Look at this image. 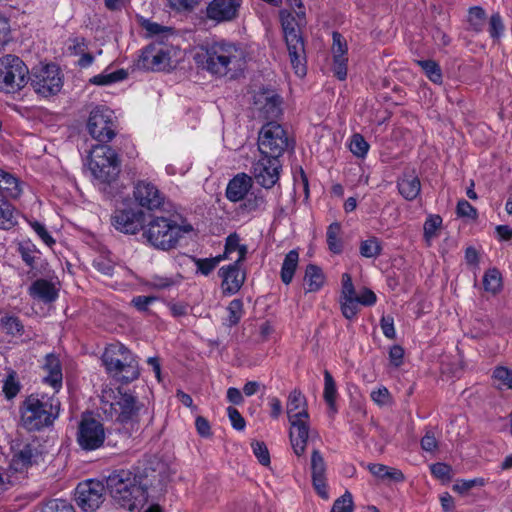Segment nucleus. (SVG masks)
<instances>
[{"label": "nucleus", "instance_id": "obj_47", "mask_svg": "<svg viewBox=\"0 0 512 512\" xmlns=\"http://www.w3.org/2000/svg\"><path fill=\"white\" fill-rule=\"evenodd\" d=\"M1 326L7 334L12 336L22 335L24 327L18 317L15 316H4L1 318Z\"/></svg>", "mask_w": 512, "mask_h": 512}, {"label": "nucleus", "instance_id": "obj_39", "mask_svg": "<svg viewBox=\"0 0 512 512\" xmlns=\"http://www.w3.org/2000/svg\"><path fill=\"white\" fill-rule=\"evenodd\" d=\"M382 250L381 241L375 236L361 241L359 246L360 255L365 258H377L382 254Z\"/></svg>", "mask_w": 512, "mask_h": 512}, {"label": "nucleus", "instance_id": "obj_7", "mask_svg": "<svg viewBox=\"0 0 512 512\" xmlns=\"http://www.w3.org/2000/svg\"><path fill=\"white\" fill-rule=\"evenodd\" d=\"M30 71L24 61L12 54L0 58V90L16 93L29 82Z\"/></svg>", "mask_w": 512, "mask_h": 512}, {"label": "nucleus", "instance_id": "obj_21", "mask_svg": "<svg viewBox=\"0 0 512 512\" xmlns=\"http://www.w3.org/2000/svg\"><path fill=\"white\" fill-rule=\"evenodd\" d=\"M241 263L233 262L219 269L218 274L222 278L221 287L224 294H236L243 286L246 273L241 269Z\"/></svg>", "mask_w": 512, "mask_h": 512}, {"label": "nucleus", "instance_id": "obj_51", "mask_svg": "<svg viewBox=\"0 0 512 512\" xmlns=\"http://www.w3.org/2000/svg\"><path fill=\"white\" fill-rule=\"evenodd\" d=\"M2 391L7 399H13L20 391L15 372L9 373L3 383Z\"/></svg>", "mask_w": 512, "mask_h": 512}, {"label": "nucleus", "instance_id": "obj_10", "mask_svg": "<svg viewBox=\"0 0 512 512\" xmlns=\"http://www.w3.org/2000/svg\"><path fill=\"white\" fill-rule=\"evenodd\" d=\"M29 81L33 90L45 97L57 94L63 86L60 69L55 64L32 68Z\"/></svg>", "mask_w": 512, "mask_h": 512}, {"label": "nucleus", "instance_id": "obj_63", "mask_svg": "<svg viewBox=\"0 0 512 512\" xmlns=\"http://www.w3.org/2000/svg\"><path fill=\"white\" fill-rule=\"evenodd\" d=\"M356 300L360 305L372 306L376 303L377 297L371 289L364 288L358 295L356 294Z\"/></svg>", "mask_w": 512, "mask_h": 512}, {"label": "nucleus", "instance_id": "obj_55", "mask_svg": "<svg viewBox=\"0 0 512 512\" xmlns=\"http://www.w3.org/2000/svg\"><path fill=\"white\" fill-rule=\"evenodd\" d=\"M333 58H346L347 43L344 37L339 32H333V45H332Z\"/></svg>", "mask_w": 512, "mask_h": 512}, {"label": "nucleus", "instance_id": "obj_22", "mask_svg": "<svg viewBox=\"0 0 512 512\" xmlns=\"http://www.w3.org/2000/svg\"><path fill=\"white\" fill-rule=\"evenodd\" d=\"M307 419H297L289 421L291 428L289 432L290 442L294 453L297 456L304 455L309 437V425Z\"/></svg>", "mask_w": 512, "mask_h": 512}, {"label": "nucleus", "instance_id": "obj_27", "mask_svg": "<svg viewBox=\"0 0 512 512\" xmlns=\"http://www.w3.org/2000/svg\"><path fill=\"white\" fill-rule=\"evenodd\" d=\"M254 103L260 105V113L266 119H275L281 113V99L277 95L258 94Z\"/></svg>", "mask_w": 512, "mask_h": 512}, {"label": "nucleus", "instance_id": "obj_45", "mask_svg": "<svg viewBox=\"0 0 512 512\" xmlns=\"http://www.w3.org/2000/svg\"><path fill=\"white\" fill-rule=\"evenodd\" d=\"M486 20V12L480 6H474L469 9V24L475 32L482 31Z\"/></svg>", "mask_w": 512, "mask_h": 512}, {"label": "nucleus", "instance_id": "obj_28", "mask_svg": "<svg viewBox=\"0 0 512 512\" xmlns=\"http://www.w3.org/2000/svg\"><path fill=\"white\" fill-rule=\"evenodd\" d=\"M22 193L20 181L13 174L0 169V197L16 199Z\"/></svg>", "mask_w": 512, "mask_h": 512}, {"label": "nucleus", "instance_id": "obj_25", "mask_svg": "<svg viewBox=\"0 0 512 512\" xmlns=\"http://www.w3.org/2000/svg\"><path fill=\"white\" fill-rule=\"evenodd\" d=\"M38 445L35 441L32 443H25L18 451L13 455L12 465L15 470H22L28 468L35 463L40 455Z\"/></svg>", "mask_w": 512, "mask_h": 512}, {"label": "nucleus", "instance_id": "obj_44", "mask_svg": "<svg viewBox=\"0 0 512 512\" xmlns=\"http://www.w3.org/2000/svg\"><path fill=\"white\" fill-rule=\"evenodd\" d=\"M442 225V218L439 215H430L424 223V239L427 245H431L432 239L437 236V230Z\"/></svg>", "mask_w": 512, "mask_h": 512}, {"label": "nucleus", "instance_id": "obj_49", "mask_svg": "<svg viewBox=\"0 0 512 512\" xmlns=\"http://www.w3.org/2000/svg\"><path fill=\"white\" fill-rule=\"evenodd\" d=\"M227 311H228V325L230 327L232 326H235L239 323L240 319L242 318L243 316V302L242 300L240 299H233L228 307H227Z\"/></svg>", "mask_w": 512, "mask_h": 512}, {"label": "nucleus", "instance_id": "obj_26", "mask_svg": "<svg viewBox=\"0 0 512 512\" xmlns=\"http://www.w3.org/2000/svg\"><path fill=\"white\" fill-rule=\"evenodd\" d=\"M307 402L305 396L299 390H293L287 401V415L289 421L297 419H308Z\"/></svg>", "mask_w": 512, "mask_h": 512}, {"label": "nucleus", "instance_id": "obj_53", "mask_svg": "<svg viewBox=\"0 0 512 512\" xmlns=\"http://www.w3.org/2000/svg\"><path fill=\"white\" fill-rule=\"evenodd\" d=\"M251 447L259 463L262 464L263 466H269L271 461L270 454L266 444L262 441H253L251 443Z\"/></svg>", "mask_w": 512, "mask_h": 512}, {"label": "nucleus", "instance_id": "obj_23", "mask_svg": "<svg viewBox=\"0 0 512 512\" xmlns=\"http://www.w3.org/2000/svg\"><path fill=\"white\" fill-rule=\"evenodd\" d=\"M252 187V178L247 174H238L229 181L226 188V197L232 202L243 200Z\"/></svg>", "mask_w": 512, "mask_h": 512}, {"label": "nucleus", "instance_id": "obj_31", "mask_svg": "<svg viewBox=\"0 0 512 512\" xmlns=\"http://www.w3.org/2000/svg\"><path fill=\"white\" fill-rule=\"evenodd\" d=\"M325 282L322 269L315 264H308L305 269L304 284L307 293L319 291Z\"/></svg>", "mask_w": 512, "mask_h": 512}, {"label": "nucleus", "instance_id": "obj_62", "mask_svg": "<svg viewBox=\"0 0 512 512\" xmlns=\"http://www.w3.org/2000/svg\"><path fill=\"white\" fill-rule=\"evenodd\" d=\"M380 326L385 337L394 339L396 336L394 328V319L392 316H382Z\"/></svg>", "mask_w": 512, "mask_h": 512}, {"label": "nucleus", "instance_id": "obj_29", "mask_svg": "<svg viewBox=\"0 0 512 512\" xmlns=\"http://www.w3.org/2000/svg\"><path fill=\"white\" fill-rule=\"evenodd\" d=\"M43 369L47 371L44 381L55 390L62 386V370L59 359L54 354H48L45 358Z\"/></svg>", "mask_w": 512, "mask_h": 512}, {"label": "nucleus", "instance_id": "obj_14", "mask_svg": "<svg viewBox=\"0 0 512 512\" xmlns=\"http://www.w3.org/2000/svg\"><path fill=\"white\" fill-rule=\"evenodd\" d=\"M105 487L97 480L81 482L76 487L75 500L85 512H93L100 507L104 500Z\"/></svg>", "mask_w": 512, "mask_h": 512}, {"label": "nucleus", "instance_id": "obj_42", "mask_svg": "<svg viewBox=\"0 0 512 512\" xmlns=\"http://www.w3.org/2000/svg\"><path fill=\"white\" fill-rule=\"evenodd\" d=\"M7 199L0 197V229H10L16 223L14 209Z\"/></svg>", "mask_w": 512, "mask_h": 512}, {"label": "nucleus", "instance_id": "obj_57", "mask_svg": "<svg viewBox=\"0 0 512 512\" xmlns=\"http://www.w3.org/2000/svg\"><path fill=\"white\" fill-rule=\"evenodd\" d=\"M432 475L441 480H450L452 477V468L445 463H435L430 467Z\"/></svg>", "mask_w": 512, "mask_h": 512}, {"label": "nucleus", "instance_id": "obj_24", "mask_svg": "<svg viewBox=\"0 0 512 512\" xmlns=\"http://www.w3.org/2000/svg\"><path fill=\"white\" fill-rule=\"evenodd\" d=\"M397 188L404 199L413 201L420 194L421 182L414 171L404 172L397 180Z\"/></svg>", "mask_w": 512, "mask_h": 512}, {"label": "nucleus", "instance_id": "obj_6", "mask_svg": "<svg viewBox=\"0 0 512 512\" xmlns=\"http://www.w3.org/2000/svg\"><path fill=\"white\" fill-rule=\"evenodd\" d=\"M179 54L180 49L174 45L163 41H153L141 50L137 66L151 71L169 70L176 66Z\"/></svg>", "mask_w": 512, "mask_h": 512}, {"label": "nucleus", "instance_id": "obj_52", "mask_svg": "<svg viewBox=\"0 0 512 512\" xmlns=\"http://www.w3.org/2000/svg\"><path fill=\"white\" fill-rule=\"evenodd\" d=\"M41 512H76L74 507L66 500L53 499L47 502Z\"/></svg>", "mask_w": 512, "mask_h": 512}, {"label": "nucleus", "instance_id": "obj_8", "mask_svg": "<svg viewBox=\"0 0 512 512\" xmlns=\"http://www.w3.org/2000/svg\"><path fill=\"white\" fill-rule=\"evenodd\" d=\"M89 169L100 183H111L119 172L120 164L116 152L107 145H95L90 153Z\"/></svg>", "mask_w": 512, "mask_h": 512}, {"label": "nucleus", "instance_id": "obj_33", "mask_svg": "<svg viewBox=\"0 0 512 512\" xmlns=\"http://www.w3.org/2000/svg\"><path fill=\"white\" fill-rule=\"evenodd\" d=\"M142 27L145 29L147 36L154 38V41H163L168 43L169 38L174 36L172 28L162 26L150 20H144L142 22Z\"/></svg>", "mask_w": 512, "mask_h": 512}, {"label": "nucleus", "instance_id": "obj_9", "mask_svg": "<svg viewBox=\"0 0 512 512\" xmlns=\"http://www.w3.org/2000/svg\"><path fill=\"white\" fill-rule=\"evenodd\" d=\"M290 145L287 132L280 124L269 121L261 128L258 137V148L261 155L279 159Z\"/></svg>", "mask_w": 512, "mask_h": 512}, {"label": "nucleus", "instance_id": "obj_35", "mask_svg": "<svg viewBox=\"0 0 512 512\" xmlns=\"http://www.w3.org/2000/svg\"><path fill=\"white\" fill-rule=\"evenodd\" d=\"M241 210L246 213L261 212L266 208V199L262 191L252 192L248 194L240 206Z\"/></svg>", "mask_w": 512, "mask_h": 512}, {"label": "nucleus", "instance_id": "obj_13", "mask_svg": "<svg viewBox=\"0 0 512 512\" xmlns=\"http://www.w3.org/2000/svg\"><path fill=\"white\" fill-rule=\"evenodd\" d=\"M106 438L104 425L95 418L83 416L78 424L76 441L84 451L101 448Z\"/></svg>", "mask_w": 512, "mask_h": 512}, {"label": "nucleus", "instance_id": "obj_18", "mask_svg": "<svg viewBox=\"0 0 512 512\" xmlns=\"http://www.w3.org/2000/svg\"><path fill=\"white\" fill-rule=\"evenodd\" d=\"M145 214L140 209L116 210L112 216L114 228L125 234H136L144 228Z\"/></svg>", "mask_w": 512, "mask_h": 512}, {"label": "nucleus", "instance_id": "obj_43", "mask_svg": "<svg viewBox=\"0 0 512 512\" xmlns=\"http://www.w3.org/2000/svg\"><path fill=\"white\" fill-rule=\"evenodd\" d=\"M359 306L356 296L340 297L341 313L348 320L356 318L360 309Z\"/></svg>", "mask_w": 512, "mask_h": 512}, {"label": "nucleus", "instance_id": "obj_48", "mask_svg": "<svg viewBox=\"0 0 512 512\" xmlns=\"http://www.w3.org/2000/svg\"><path fill=\"white\" fill-rule=\"evenodd\" d=\"M493 378L500 388L512 390V369L504 366H498L493 371Z\"/></svg>", "mask_w": 512, "mask_h": 512}, {"label": "nucleus", "instance_id": "obj_34", "mask_svg": "<svg viewBox=\"0 0 512 512\" xmlns=\"http://www.w3.org/2000/svg\"><path fill=\"white\" fill-rule=\"evenodd\" d=\"M368 470L379 479H391L396 482H402L405 479L401 470L380 463L369 464Z\"/></svg>", "mask_w": 512, "mask_h": 512}, {"label": "nucleus", "instance_id": "obj_16", "mask_svg": "<svg viewBox=\"0 0 512 512\" xmlns=\"http://www.w3.org/2000/svg\"><path fill=\"white\" fill-rule=\"evenodd\" d=\"M243 0H211L205 10L207 19L216 23L235 21L240 14Z\"/></svg>", "mask_w": 512, "mask_h": 512}, {"label": "nucleus", "instance_id": "obj_61", "mask_svg": "<svg viewBox=\"0 0 512 512\" xmlns=\"http://www.w3.org/2000/svg\"><path fill=\"white\" fill-rule=\"evenodd\" d=\"M281 24L284 35L300 30L295 17L291 13L281 14Z\"/></svg>", "mask_w": 512, "mask_h": 512}, {"label": "nucleus", "instance_id": "obj_40", "mask_svg": "<svg viewBox=\"0 0 512 512\" xmlns=\"http://www.w3.org/2000/svg\"><path fill=\"white\" fill-rule=\"evenodd\" d=\"M341 226L338 222L331 223L326 232L327 245L331 252L334 254H340L343 250V244L339 238Z\"/></svg>", "mask_w": 512, "mask_h": 512}, {"label": "nucleus", "instance_id": "obj_50", "mask_svg": "<svg viewBox=\"0 0 512 512\" xmlns=\"http://www.w3.org/2000/svg\"><path fill=\"white\" fill-rule=\"evenodd\" d=\"M350 151L359 158H364L369 150V144L360 134H354L351 138Z\"/></svg>", "mask_w": 512, "mask_h": 512}, {"label": "nucleus", "instance_id": "obj_12", "mask_svg": "<svg viewBox=\"0 0 512 512\" xmlns=\"http://www.w3.org/2000/svg\"><path fill=\"white\" fill-rule=\"evenodd\" d=\"M141 403L133 392L118 388L114 395V401L109 404L110 411H114L115 420L120 423L136 422L144 410Z\"/></svg>", "mask_w": 512, "mask_h": 512}, {"label": "nucleus", "instance_id": "obj_46", "mask_svg": "<svg viewBox=\"0 0 512 512\" xmlns=\"http://www.w3.org/2000/svg\"><path fill=\"white\" fill-rule=\"evenodd\" d=\"M423 69L426 76L434 83L442 82V73L440 66L433 60H420L417 62Z\"/></svg>", "mask_w": 512, "mask_h": 512}, {"label": "nucleus", "instance_id": "obj_20", "mask_svg": "<svg viewBox=\"0 0 512 512\" xmlns=\"http://www.w3.org/2000/svg\"><path fill=\"white\" fill-rule=\"evenodd\" d=\"M311 478L312 485L316 493L324 500L329 499V492L327 486L326 470L327 465L323 455L317 449H314L311 453Z\"/></svg>", "mask_w": 512, "mask_h": 512}, {"label": "nucleus", "instance_id": "obj_2", "mask_svg": "<svg viewBox=\"0 0 512 512\" xmlns=\"http://www.w3.org/2000/svg\"><path fill=\"white\" fill-rule=\"evenodd\" d=\"M196 66L210 75L236 78L244 69L245 55L240 46L220 40L198 47L193 55Z\"/></svg>", "mask_w": 512, "mask_h": 512}, {"label": "nucleus", "instance_id": "obj_4", "mask_svg": "<svg viewBox=\"0 0 512 512\" xmlns=\"http://www.w3.org/2000/svg\"><path fill=\"white\" fill-rule=\"evenodd\" d=\"M102 362L107 372L119 381L128 383L139 377L136 357L121 343L109 345L103 353Z\"/></svg>", "mask_w": 512, "mask_h": 512}, {"label": "nucleus", "instance_id": "obj_36", "mask_svg": "<svg viewBox=\"0 0 512 512\" xmlns=\"http://www.w3.org/2000/svg\"><path fill=\"white\" fill-rule=\"evenodd\" d=\"M337 388L336 383L331 375V373L328 370L324 371V391H323V398L327 405L329 406V409L335 413L337 411L336 409V398H337Z\"/></svg>", "mask_w": 512, "mask_h": 512}, {"label": "nucleus", "instance_id": "obj_56", "mask_svg": "<svg viewBox=\"0 0 512 512\" xmlns=\"http://www.w3.org/2000/svg\"><path fill=\"white\" fill-rule=\"evenodd\" d=\"M485 480L483 478H474L469 480L458 481L453 486V490L459 493H465L476 486H484Z\"/></svg>", "mask_w": 512, "mask_h": 512}, {"label": "nucleus", "instance_id": "obj_32", "mask_svg": "<svg viewBox=\"0 0 512 512\" xmlns=\"http://www.w3.org/2000/svg\"><path fill=\"white\" fill-rule=\"evenodd\" d=\"M299 262V253L297 250H290L282 263L280 277L284 284L292 282Z\"/></svg>", "mask_w": 512, "mask_h": 512}, {"label": "nucleus", "instance_id": "obj_60", "mask_svg": "<svg viewBox=\"0 0 512 512\" xmlns=\"http://www.w3.org/2000/svg\"><path fill=\"white\" fill-rule=\"evenodd\" d=\"M457 214L460 217L475 219L477 217V210L467 200L462 199L457 203Z\"/></svg>", "mask_w": 512, "mask_h": 512}, {"label": "nucleus", "instance_id": "obj_54", "mask_svg": "<svg viewBox=\"0 0 512 512\" xmlns=\"http://www.w3.org/2000/svg\"><path fill=\"white\" fill-rule=\"evenodd\" d=\"M331 512H353V499L349 492H345L340 498L335 500Z\"/></svg>", "mask_w": 512, "mask_h": 512}, {"label": "nucleus", "instance_id": "obj_59", "mask_svg": "<svg viewBox=\"0 0 512 512\" xmlns=\"http://www.w3.org/2000/svg\"><path fill=\"white\" fill-rule=\"evenodd\" d=\"M227 414L234 429L241 431L245 428V419L236 408L229 406L227 408Z\"/></svg>", "mask_w": 512, "mask_h": 512}, {"label": "nucleus", "instance_id": "obj_58", "mask_svg": "<svg viewBox=\"0 0 512 512\" xmlns=\"http://www.w3.org/2000/svg\"><path fill=\"white\" fill-rule=\"evenodd\" d=\"M31 227L46 245L51 247L52 245L55 244V240L49 234L46 227L42 223L34 221L31 223Z\"/></svg>", "mask_w": 512, "mask_h": 512}, {"label": "nucleus", "instance_id": "obj_3", "mask_svg": "<svg viewBox=\"0 0 512 512\" xmlns=\"http://www.w3.org/2000/svg\"><path fill=\"white\" fill-rule=\"evenodd\" d=\"M60 413V401L55 396L29 395L20 407L21 426L29 431H40L53 424Z\"/></svg>", "mask_w": 512, "mask_h": 512}, {"label": "nucleus", "instance_id": "obj_64", "mask_svg": "<svg viewBox=\"0 0 512 512\" xmlns=\"http://www.w3.org/2000/svg\"><path fill=\"white\" fill-rule=\"evenodd\" d=\"M504 26L502 23L501 16L497 14H493L489 21V33L491 37L497 38L503 32Z\"/></svg>", "mask_w": 512, "mask_h": 512}, {"label": "nucleus", "instance_id": "obj_1", "mask_svg": "<svg viewBox=\"0 0 512 512\" xmlns=\"http://www.w3.org/2000/svg\"><path fill=\"white\" fill-rule=\"evenodd\" d=\"M155 479L156 471L150 466L118 469L106 478V488L121 507L133 511L146 504Z\"/></svg>", "mask_w": 512, "mask_h": 512}, {"label": "nucleus", "instance_id": "obj_30", "mask_svg": "<svg viewBox=\"0 0 512 512\" xmlns=\"http://www.w3.org/2000/svg\"><path fill=\"white\" fill-rule=\"evenodd\" d=\"M30 294L45 303H51L58 297V291L54 284L45 279L34 281L30 287Z\"/></svg>", "mask_w": 512, "mask_h": 512}, {"label": "nucleus", "instance_id": "obj_17", "mask_svg": "<svg viewBox=\"0 0 512 512\" xmlns=\"http://www.w3.org/2000/svg\"><path fill=\"white\" fill-rule=\"evenodd\" d=\"M280 168L279 159L261 155V158L252 166V174L259 185L269 189L277 183Z\"/></svg>", "mask_w": 512, "mask_h": 512}, {"label": "nucleus", "instance_id": "obj_15", "mask_svg": "<svg viewBox=\"0 0 512 512\" xmlns=\"http://www.w3.org/2000/svg\"><path fill=\"white\" fill-rule=\"evenodd\" d=\"M133 197L139 206L147 210L161 209L165 202V195L148 180H139L135 183Z\"/></svg>", "mask_w": 512, "mask_h": 512}, {"label": "nucleus", "instance_id": "obj_5", "mask_svg": "<svg viewBox=\"0 0 512 512\" xmlns=\"http://www.w3.org/2000/svg\"><path fill=\"white\" fill-rule=\"evenodd\" d=\"M191 230L190 225H179L167 217H154L148 222L143 236L155 248L169 250L174 248L179 239Z\"/></svg>", "mask_w": 512, "mask_h": 512}, {"label": "nucleus", "instance_id": "obj_19", "mask_svg": "<svg viewBox=\"0 0 512 512\" xmlns=\"http://www.w3.org/2000/svg\"><path fill=\"white\" fill-rule=\"evenodd\" d=\"M290 62L299 77L306 75V53L300 30L284 35Z\"/></svg>", "mask_w": 512, "mask_h": 512}, {"label": "nucleus", "instance_id": "obj_38", "mask_svg": "<svg viewBox=\"0 0 512 512\" xmlns=\"http://www.w3.org/2000/svg\"><path fill=\"white\" fill-rule=\"evenodd\" d=\"M483 287L486 292L497 294L502 288V276L498 269L491 268L483 276Z\"/></svg>", "mask_w": 512, "mask_h": 512}, {"label": "nucleus", "instance_id": "obj_41", "mask_svg": "<svg viewBox=\"0 0 512 512\" xmlns=\"http://www.w3.org/2000/svg\"><path fill=\"white\" fill-rule=\"evenodd\" d=\"M225 257L226 255H218L212 258L193 257L192 260L197 268V273L208 276L221 261L225 260Z\"/></svg>", "mask_w": 512, "mask_h": 512}, {"label": "nucleus", "instance_id": "obj_11", "mask_svg": "<svg viewBox=\"0 0 512 512\" xmlns=\"http://www.w3.org/2000/svg\"><path fill=\"white\" fill-rule=\"evenodd\" d=\"M87 129L89 134L101 143L115 137V122L112 110L104 105L95 106L89 114Z\"/></svg>", "mask_w": 512, "mask_h": 512}, {"label": "nucleus", "instance_id": "obj_37", "mask_svg": "<svg viewBox=\"0 0 512 512\" xmlns=\"http://www.w3.org/2000/svg\"><path fill=\"white\" fill-rule=\"evenodd\" d=\"M234 252H237L238 254V257L234 260V262H243L246 257L247 247L245 245L239 244V237L235 233L230 234L226 238L225 250L222 255H226L225 260L232 259L231 254Z\"/></svg>", "mask_w": 512, "mask_h": 512}]
</instances>
